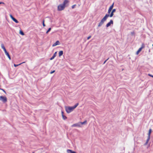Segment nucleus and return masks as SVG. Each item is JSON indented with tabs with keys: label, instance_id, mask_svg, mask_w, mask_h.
I'll return each mask as SVG.
<instances>
[{
	"label": "nucleus",
	"instance_id": "obj_1",
	"mask_svg": "<svg viewBox=\"0 0 153 153\" xmlns=\"http://www.w3.org/2000/svg\"><path fill=\"white\" fill-rule=\"evenodd\" d=\"M114 15V13L112 12H111V13L110 15L109 14H106L105 16H104V17L101 20L100 22L99 23L98 25V27H100L104 23V22L106 21L107 18L110 16L111 17L113 16Z\"/></svg>",
	"mask_w": 153,
	"mask_h": 153
},
{
	"label": "nucleus",
	"instance_id": "obj_2",
	"mask_svg": "<svg viewBox=\"0 0 153 153\" xmlns=\"http://www.w3.org/2000/svg\"><path fill=\"white\" fill-rule=\"evenodd\" d=\"M78 105L79 103H76L74 106L72 107L65 106V111L67 113H69L76 108Z\"/></svg>",
	"mask_w": 153,
	"mask_h": 153
},
{
	"label": "nucleus",
	"instance_id": "obj_3",
	"mask_svg": "<svg viewBox=\"0 0 153 153\" xmlns=\"http://www.w3.org/2000/svg\"><path fill=\"white\" fill-rule=\"evenodd\" d=\"M69 2L68 0H65L62 4H60L58 6V10L61 11L63 10L65 7V5Z\"/></svg>",
	"mask_w": 153,
	"mask_h": 153
},
{
	"label": "nucleus",
	"instance_id": "obj_4",
	"mask_svg": "<svg viewBox=\"0 0 153 153\" xmlns=\"http://www.w3.org/2000/svg\"><path fill=\"white\" fill-rule=\"evenodd\" d=\"M0 100L2 101L4 103L6 102L7 101V98L5 96H0Z\"/></svg>",
	"mask_w": 153,
	"mask_h": 153
},
{
	"label": "nucleus",
	"instance_id": "obj_5",
	"mask_svg": "<svg viewBox=\"0 0 153 153\" xmlns=\"http://www.w3.org/2000/svg\"><path fill=\"white\" fill-rule=\"evenodd\" d=\"M10 17L11 18V19L16 23H18L19 22L15 18H14L13 16H12V15L10 14Z\"/></svg>",
	"mask_w": 153,
	"mask_h": 153
},
{
	"label": "nucleus",
	"instance_id": "obj_6",
	"mask_svg": "<svg viewBox=\"0 0 153 153\" xmlns=\"http://www.w3.org/2000/svg\"><path fill=\"white\" fill-rule=\"evenodd\" d=\"M113 21L112 20H110V21L106 25V27H108L109 26H110L111 24H113Z\"/></svg>",
	"mask_w": 153,
	"mask_h": 153
},
{
	"label": "nucleus",
	"instance_id": "obj_7",
	"mask_svg": "<svg viewBox=\"0 0 153 153\" xmlns=\"http://www.w3.org/2000/svg\"><path fill=\"white\" fill-rule=\"evenodd\" d=\"M60 44V42L59 41H57L55 43H54L52 46L53 47L56 46L57 45H59Z\"/></svg>",
	"mask_w": 153,
	"mask_h": 153
},
{
	"label": "nucleus",
	"instance_id": "obj_8",
	"mask_svg": "<svg viewBox=\"0 0 153 153\" xmlns=\"http://www.w3.org/2000/svg\"><path fill=\"white\" fill-rule=\"evenodd\" d=\"M1 48L3 49L4 52H6V51H7L5 49V47L4 46V45L3 44H1Z\"/></svg>",
	"mask_w": 153,
	"mask_h": 153
},
{
	"label": "nucleus",
	"instance_id": "obj_9",
	"mask_svg": "<svg viewBox=\"0 0 153 153\" xmlns=\"http://www.w3.org/2000/svg\"><path fill=\"white\" fill-rule=\"evenodd\" d=\"M4 53H5V54L7 56V57H8V58L10 60L11 59V57H10V55L7 52V51H6V52H5Z\"/></svg>",
	"mask_w": 153,
	"mask_h": 153
},
{
	"label": "nucleus",
	"instance_id": "obj_10",
	"mask_svg": "<svg viewBox=\"0 0 153 153\" xmlns=\"http://www.w3.org/2000/svg\"><path fill=\"white\" fill-rule=\"evenodd\" d=\"M68 153H76L75 152L73 151L70 149H68L67 150Z\"/></svg>",
	"mask_w": 153,
	"mask_h": 153
},
{
	"label": "nucleus",
	"instance_id": "obj_11",
	"mask_svg": "<svg viewBox=\"0 0 153 153\" xmlns=\"http://www.w3.org/2000/svg\"><path fill=\"white\" fill-rule=\"evenodd\" d=\"M62 115V118L64 120H65L67 118L64 115V112L63 111L61 112Z\"/></svg>",
	"mask_w": 153,
	"mask_h": 153
},
{
	"label": "nucleus",
	"instance_id": "obj_12",
	"mask_svg": "<svg viewBox=\"0 0 153 153\" xmlns=\"http://www.w3.org/2000/svg\"><path fill=\"white\" fill-rule=\"evenodd\" d=\"M71 126L72 127H74L75 126H78V127H80V126L77 123H76L75 124H74L73 125H72Z\"/></svg>",
	"mask_w": 153,
	"mask_h": 153
},
{
	"label": "nucleus",
	"instance_id": "obj_13",
	"mask_svg": "<svg viewBox=\"0 0 153 153\" xmlns=\"http://www.w3.org/2000/svg\"><path fill=\"white\" fill-rule=\"evenodd\" d=\"M150 139V137H148V138L146 140V142L144 144L145 145H146L148 144L149 141Z\"/></svg>",
	"mask_w": 153,
	"mask_h": 153
},
{
	"label": "nucleus",
	"instance_id": "obj_14",
	"mask_svg": "<svg viewBox=\"0 0 153 153\" xmlns=\"http://www.w3.org/2000/svg\"><path fill=\"white\" fill-rule=\"evenodd\" d=\"M151 132L152 129H150L149 130V133L148 134V137H150V136Z\"/></svg>",
	"mask_w": 153,
	"mask_h": 153
},
{
	"label": "nucleus",
	"instance_id": "obj_15",
	"mask_svg": "<svg viewBox=\"0 0 153 153\" xmlns=\"http://www.w3.org/2000/svg\"><path fill=\"white\" fill-rule=\"evenodd\" d=\"M141 48H139L136 53L137 55H138L142 50Z\"/></svg>",
	"mask_w": 153,
	"mask_h": 153
},
{
	"label": "nucleus",
	"instance_id": "obj_16",
	"mask_svg": "<svg viewBox=\"0 0 153 153\" xmlns=\"http://www.w3.org/2000/svg\"><path fill=\"white\" fill-rule=\"evenodd\" d=\"M63 54V51H60L59 52V56H62Z\"/></svg>",
	"mask_w": 153,
	"mask_h": 153
},
{
	"label": "nucleus",
	"instance_id": "obj_17",
	"mask_svg": "<svg viewBox=\"0 0 153 153\" xmlns=\"http://www.w3.org/2000/svg\"><path fill=\"white\" fill-rule=\"evenodd\" d=\"M25 63V62H22V63H20V64H18V65H16V64H14V66L15 67H17V66H19V65H21V64H23V63Z\"/></svg>",
	"mask_w": 153,
	"mask_h": 153
},
{
	"label": "nucleus",
	"instance_id": "obj_18",
	"mask_svg": "<svg viewBox=\"0 0 153 153\" xmlns=\"http://www.w3.org/2000/svg\"><path fill=\"white\" fill-rule=\"evenodd\" d=\"M114 3H113L110 6V7L109 8V9L112 10L114 7Z\"/></svg>",
	"mask_w": 153,
	"mask_h": 153
},
{
	"label": "nucleus",
	"instance_id": "obj_19",
	"mask_svg": "<svg viewBox=\"0 0 153 153\" xmlns=\"http://www.w3.org/2000/svg\"><path fill=\"white\" fill-rule=\"evenodd\" d=\"M87 123V121L86 120H85V121L84 122H80V123L82 124V125H83V124H85V123Z\"/></svg>",
	"mask_w": 153,
	"mask_h": 153
},
{
	"label": "nucleus",
	"instance_id": "obj_20",
	"mask_svg": "<svg viewBox=\"0 0 153 153\" xmlns=\"http://www.w3.org/2000/svg\"><path fill=\"white\" fill-rule=\"evenodd\" d=\"M19 33L22 35H24V33L22 30L20 31Z\"/></svg>",
	"mask_w": 153,
	"mask_h": 153
},
{
	"label": "nucleus",
	"instance_id": "obj_21",
	"mask_svg": "<svg viewBox=\"0 0 153 153\" xmlns=\"http://www.w3.org/2000/svg\"><path fill=\"white\" fill-rule=\"evenodd\" d=\"M51 28H50L48 29V30L47 31L46 33H48L51 30Z\"/></svg>",
	"mask_w": 153,
	"mask_h": 153
},
{
	"label": "nucleus",
	"instance_id": "obj_22",
	"mask_svg": "<svg viewBox=\"0 0 153 153\" xmlns=\"http://www.w3.org/2000/svg\"><path fill=\"white\" fill-rule=\"evenodd\" d=\"M44 22H45V20H43V22H42V24H43V27H45V25L44 23Z\"/></svg>",
	"mask_w": 153,
	"mask_h": 153
},
{
	"label": "nucleus",
	"instance_id": "obj_23",
	"mask_svg": "<svg viewBox=\"0 0 153 153\" xmlns=\"http://www.w3.org/2000/svg\"><path fill=\"white\" fill-rule=\"evenodd\" d=\"M144 47H145V46H144V44H142L141 47L140 48H141V49H142L143 48H144Z\"/></svg>",
	"mask_w": 153,
	"mask_h": 153
},
{
	"label": "nucleus",
	"instance_id": "obj_24",
	"mask_svg": "<svg viewBox=\"0 0 153 153\" xmlns=\"http://www.w3.org/2000/svg\"><path fill=\"white\" fill-rule=\"evenodd\" d=\"M112 10L111 9H110L109 8L108 10V13L109 14L111 12V10Z\"/></svg>",
	"mask_w": 153,
	"mask_h": 153
},
{
	"label": "nucleus",
	"instance_id": "obj_25",
	"mask_svg": "<svg viewBox=\"0 0 153 153\" xmlns=\"http://www.w3.org/2000/svg\"><path fill=\"white\" fill-rule=\"evenodd\" d=\"M55 57V56H52V57H51L50 59V60H52L54 58V57Z\"/></svg>",
	"mask_w": 153,
	"mask_h": 153
},
{
	"label": "nucleus",
	"instance_id": "obj_26",
	"mask_svg": "<svg viewBox=\"0 0 153 153\" xmlns=\"http://www.w3.org/2000/svg\"><path fill=\"white\" fill-rule=\"evenodd\" d=\"M0 90H2V91H3V92L5 93L6 94V91H5V90H4V89H3L0 88Z\"/></svg>",
	"mask_w": 153,
	"mask_h": 153
},
{
	"label": "nucleus",
	"instance_id": "obj_27",
	"mask_svg": "<svg viewBox=\"0 0 153 153\" xmlns=\"http://www.w3.org/2000/svg\"><path fill=\"white\" fill-rule=\"evenodd\" d=\"M75 6H76V4H74V5H73L72 6V8L74 9L75 7Z\"/></svg>",
	"mask_w": 153,
	"mask_h": 153
},
{
	"label": "nucleus",
	"instance_id": "obj_28",
	"mask_svg": "<svg viewBox=\"0 0 153 153\" xmlns=\"http://www.w3.org/2000/svg\"><path fill=\"white\" fill-rule=\"evenodd\" d=\"M115 11H116V9H113L112 10V12H113V13H114V12H115Z\"/></svg>",
	"mask_w": 153,
	"mask_h": 153
},
{
	"label": "nucleus",
	"instance_id": "obj_29",
	"mask_svg": "<svg viewBox=\"0 0 153 153\" xmlns=\"http://www.w3.org/2000/svg\"><path fill=\"white\" fill-rule=\"evenodd\" d=\"M56 53H57L56 52L53 55V56H54L55 57L56 56Z\"/></svg>",
	"mask_w": 153,
	"mask_h": 153
},
{
	"label": "nucleus",
	"instance_id": "obj_30",
	"mask_svg": "<svg viewBox=\"0 0 153 153\" xmlns=\"http://www.w3.org/2000/svg\"><path fill=\"white\" fill-rule=\"evenodd\" d=\"M55 72V70H53V71H51L50 72V74H52L54 73Z\"/></svg>",
	"mask_w": 153,
	"mask_h": 153
},
{
	"label": "nucleus",
	"instance_id": "obj_31",
	"mask_svg": "<svg viewBox=\"0 0 153 153\" xmlns=\"http://www.w3.org/2000/svg\"><path fill=\"white\" fill-rule=\"evenodd\" d=\"M148 75L152 77H153V75H152L151 74H148Z\"/></svg>",
	"mask_w": 153,
	"mask_h": 153
},
{
	"label": "nucleus",
	"instance_id": "obj_32",
	"mask_svg": "<svg viewBox=\"0 0 153 153\" xmlns=\"http://www.w3.org/2000/svg\"><path fill=\"white\" fill-rule=\"evenodd\" d=\"M91 36H88V37L87 39H88V40L89 39L91 38Z\"/></svg>",
	"mask_w": 153,
	"mask_h": 153
},
{
	"label": "nucleus",
	"instance_id": "obj_33",
	"mask_svg": "<svg viewBox=\"0 0 153 153\" xmlns=\"http://www.w3.org/2000/svg\"><path fill=\"white\" fill-rule=\"evenodd\" d=\"M108 59H109V58H108V59H107L106 60H105V61H104V63H103V64H104L107 61V60H108Z\"/></svg>",
	"mask_w": 153,
	"mask_h": 153
},
{
	"label": "nucleus",
	"instance_id": "obj_34",
	"mask_svg": "<svg viewBox=\"0 0 153 153\" xmlns=\"http://www.w3.org/2000/svg\"><path fill=\"white\" fill-rule=\"evenodd\" d=\"M4 4V3L3 2H0V4Z\"/></svg>",
	"mask_w": 153,
	"mask_h": 153
},
{
	"label": "nucleus",
	"instance_id": "obj_35",
	"mask_svg": "<svg viewBox=\"0 0 153 153\" xmlns=\"http://www.w3.org/2000/svg\"><path fill=\"white\" fill-rule=\"evenodd\" d=\"M131 33L132 34H134V32H131Z\"/></svg>",
	"mask_w": 153,
	"mask_h": 153
}]
</instances>
